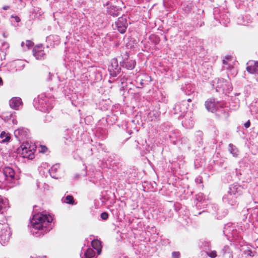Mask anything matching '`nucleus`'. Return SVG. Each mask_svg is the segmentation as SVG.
<instances>
[{"instance_id":"nucleus-23","label":"nucleus","mask_w":258,"mask_h":258,"mask_svg":"<svg viewBox=\"0 0 258 258\" xmlns=\"http://www.w3.org/2000/svg\"><path fill=\"white\" fill-rule=\"evenodd\" d=\"M228 150L233 157H237L238 156L239 151L236 147L232 144H229Z\"/></svg>"},{"instance_id":"nucleus-16","label":"nucleus","mask_w":258,"mask_h":258,"mask_svg":"<svg viewBox=\"0 0 258 258\" xmlns=\"http://www.w3.org/2000/svg\"><path fill=\"white\" fill-rule=\"evenodd\" d=\"M136 64V61L133 59H127L124 60L122 62V66L125 68L127 70H133L134 69Z\"/></svg>"},{"instance_id":"nucleus-28","label":"nucleus","mask_w":258,"mask_h":258,"mask_svg":"<svg viewBox=\"0 0 258 258\" xmlns=\"http://www.w3.org/2000/svg\"><path fill=\"white\" fill-rule=\"evenodd\" d=\"M182 124H184L186 127H191L194 126V121L192 120H187L185 118V120L182 122Z\"/></svg>"},{"instance_id":"nucleus-25","label":"nucleus","mask_w":258,"mask_h":258,"mask_svg":"<svg viewBox=\"0 0 258 258\" xmlns=\"http://www.w3.org/2000/svg\"><path fill=\"white\" fill-rule=\"evenodd\" d=\"M63 202L66 204H70V205H74L75 202L74 200V198L72 196L68 195L64 198L62 199Z\"/></svg>"},{"instance_id":"nucleus-32","label":"nucleus","mask_w":258,"mask_h":258,"mask_svg":"<svg viewBox=\"0 0 258 258\" xmlns=\"http://www.w3.org/2000/svg\"><path fill=\"white\" fill-rule=\"evenodd\" d=\"M100 217L102 219L105 220L108 218V214L106 212H103L101 214Z\"/></svg>"},{"instance_id":"nucleus-34","label":"nucleus","mask_w":258,"mask_h":258,"mask_svg":"<svg viewBox=\"0 0 258 258\" xmlns=\"http://www.w3.org/2000/svg\"><path fill=\"white\" fill-rule=\"evenodd\" d=\"M11 18H12V19H14V20H15L16 22H17V23L19 22L20 21V20H20V18H19V17H18L17 16H13V15H12V16H11Z\"/></svg>"},{"instance_id":"nucleus-7","label":"nucleus","mask_w":258,"mask_h":258,"mask_svg":"<svg viewBox=\"0 0 258 258\" xmlns=\"http://www.w3.org/2000/svg\"><path fill=\"white\" fill-rule=\"evenodd\" d=\"M127 26L126 16H122L119 17L115 22L114 29H116L120 33L123 34L125 32Z\"/></svg>"},{"instance_id":"nucleus-45","label":"nucleus","mask_w":258,"mask_h":258,"mask_svg":"<svg viewBox=\"0 0 258 258\" xmlns=\"http://www.w3.org/2000/svg\"><path fill=\"white\" fill-rule=\"evenodd\" d=\"M30 258H46L45 256H43V257H31Z\"/></svg>"},{"instance_id":"nucleus-5","label":"nucleus","mask_w":258,"mask_h":258,"mask_svg":"<svg viewBox=\"0 0 258 258\" xmlns=\"http://www.w3.org/2000/svg\"><path fill=\"white\" fill-rule=\"evenodd\" d=\"M12 234L8 224H0V243L5 244L9 241Z\"/></svg>"},{"instance_id":"nucleus-29","label":"nucleus","mask_w":258,"mask_h":258,"mask_svg":"<svg viewBox=\"0 0 258 258\" xmlns=\"http://www.w3.org/2000/svg\"><path fill=\"white\" fill-rule=\"evenodd\" d=\"M196 200L199 202H202L205 200V197L202 193H199L196 196Z\"/></svg>"},{"instance_id":"nucleus-17","label":"nucleus","mask_w":258,"mask_h":258,"mask_svg":"<svg viewBox=\"0 0 258 258\" xmlns=\"http://www.w3.org/2000/svg\"><path fill=\"white\" fill-rule=\"evenodd\" d=\"M205 106L206 109L212 112L216 111L217 109V106L215 102L211 100H207L205 102Z\"/></svg>"},{"instance_id":"nucleus-11","label":"nucleus","mask_w":258,"mask_h":258,"mask_svg":"<svg viewBox=\"0 0 258 258\" xmlns=\"http://www.w3.org/2000/svg\"><path fill=\"white\" fill-rule=\"evenodd\" d=\"M42 45H39L35 46L33 49V55L37 59H42L44 58L45 55L43 49Z\"/></svg>"},{"instance_id":"nucleus-22","label":"nucleus","mask_w":258,"mask_h":258,"mask_svg":"<svg viewBox=\"0 0 258 258\" xmlns=\"http://www.w3.org/2000/svg\"><path fill=\"white\" fill-rule=\"evenodd\" d=\"M91 244L93 248L97 251L98 254H100L101 252V245L100 241L98 240H93L92 241Z\"/></svg>"},{"instance_id":"nucleus-35","label":"nucleus","mask_w":258,"mask_h":258,"mask_svg":"<svg viewBox=\"0 0 258 258\" xmlns=\"http://www.w3.org/2000/svg\"><path fill=\"white\" fill-rule=\"evenodd\" d=\"M223 68L225 69L231 70L233 68V66L228 63L226 66H223Z\"/></svg>"},{"instance_id":"nucleus-37","label":"nucleus","mask_w":258,"mask_h":258,"mask_svg":"<svg viewBox=\"0 0 258 258\" xmlns=\"http://www.w3.org/2000/svg\"><path fill=\"white\" fill-rule=\"evenodd\" d=\"M246 253H247V255H249V256H253V254H252V251H251V250H248L247 251Z\"/></svg>"},{"instance_id":"nucleus-47","label":"nucleus","mask_w":258,"mask_h":258,"mask_svg":"<svg viewBox=\"0 0 258 258\" xmlns=\"http://www.w3.org/2000/svg\"><path fill=\"white\" fill-rule=\"evenodd\" d=\"M187 101H188V102H190V101H191V99H187Z\"/></svg>"},{"instance_id":"nucleus-9","label":"nucleus","mask_w":258,"mask_h":258,"mask_svg":"<svg viewBox=\"0 0 258 258\" xmlns=\"http://www.w3.org/2000/svg\"><path fill=\"white\" fill-rule=\"evenodd\" d=\"M14 135L18 141H22L28 136V130L23 127L19 128L15 131Z\"/></svg>"},{"instance_id":"nucleus-39","label":"nucleus","mask_w":258,"mask_h":258,"mask_svg":"<svg viewBox=\"0 0 258 258\" xmlns=\"http://www.w3.org/2000/svg\"><path fill=\"white\" fill-rule=\"evenodd\" d=\"M12 120L13 123L14 124H16L17 123V120L15 118H14L13 116V118H12Z\"/></svg>"},{"instance_id":"nucleus-2","label":"nucleus","mask_w":258,"mask_h":258,"mask_svg":"<svg viewBox=\"0 0 258 258\" xmlns=\"http://www.w3.org/2000/svg\"><path fill=\"white\" fill-rule=\"evenodd\" d=\"M53 100L47 97L44 94L38 95L34 100V106L42 112H49L53 107Z\"/></svg>"},{"instance_id":"nucleus-8","label":"nucleus","mask_w":258,"mask_h":258,"mask_svg":"<svg viewBox=\"0 0 258 258\" xmlns=\"http://www.w3.org/2000/svg\"><path fill=\"white\" fill-rule=\"evenodd\" d=\"M121 68L119 67L117 60L113 58L108 66V71L111 77H115L120 73Z\"/></svg>"},{"instance_id":"nucleus-4","label":"nucleus","mask_w":258,"mask_h":258,"mask_svg":"<svg viewBox=\"0 0 258 258\" xmlns=\"http://www.w3.org/2000/svg\"><path fill=\"white\" fill-rule=\"evenodd\" d=\"M21 149L19 150V153L20 154L22 157L29 159H33L34 158V151L35 150V145H30L28 143L22 145Z\"/></svg>"},{"instance_id":"nucleus-36","label":"nucleus","mask_w":258,"mask_h":258,"mask_svg":"<svg viewBox=\"0 0 258 258\" xmlns=\"http://www.w3.org/2000/svg\"><path fill=\"white\" fill-rule=\"evenodd\" d=\"M250 125V121L248 120V121H247L244 124V127L247 128H248Z\"/></svg>"},{"instance_id":"nucleus-44","label":"nucleus","mask_w":258,"mask_h":258,"mask_svg":"<svg viewBox=\"0 0 258 258\" xmlns=\"http://www.w3.org/2000/svg\"><path fill=\"white\" fill-rule=\"evenodd\" d=\"M3 84V80L0 77V86Z\"/></svg>"},{"instance_id":"nucleus-24","label":"nucleus","mask_w":258,"mask_h":258,"mask_svg":"<svg viewBox=\"0 0 258 258\" xmlns=\"http://www.w3.org/2000/svg\"><path fill=\"white\" fill-rule=\"evenodd\" d=\"M34 43L31 40H26L25 42H22L21 46L23 47L24 49L26 50L29 49L33 45Z\"/></svg>"},{"instance_id":"nucleus-10","label":"nucleus","mask_w":258,"mask_h":258,"mask_svg":"<svg viewBox=\"0 0 258 258\" xmlns=\"http://www.w3.org/2000/svg\"><path fill=\"white\" fill-rule=\"evenodd\" d=\"M246 70L250 74H258V61L250 60L246 63Z\"/></svg>"},{"instance_id":"nucleus-6","label":"nucleus","mask_w":258,"mask_h":258,"mask_svg":"<svg viewBox=\"0 0 258 258\" xmlns=\"http://www.w3.org/2000/svg\"><path fill=\"white\" fill-rule=\"evenodd\" d=\"M232 90V85L229 81L223 78L218 79L216 85L217 91H223L226 94L229 93Z\"/></svg>"},{"instance_id":"nucleus-46","label":"nucleus","mask_w":258,"mask_h":258,"mask_svg":"<svg viewBox=\"0 0 258 258\" xmlns=\"http://www.w3.org/2000/svg\"><path fill=\"white\" fill-rule=\"evenodd\" d=\"M140 84H141V85H143V80H142V81H141Z\"/></svg>"},{"instance_id":"nucleus-43","label":"nucleus","mask_w":258,"mask_h":258,"mask_svg":"<svg viewBox=\"0 0 258 258\" xmlns=\"http://www.w3.org/2000/svg\"><path fill=\"white\" fill-rule=\"evenodd\" d=\"M197 133H198V136H199L200 137L202 136V132L199 131L197 132Z\"/></svg>"},{"instance_id":"nucleus-1","label":"nucleus","mask_w":258,"mask_h":258,"mask_svg":"<svg viewBox=\"0 0 258 258\" xmlns=\"http://www.w3.org/2000/svg\"><path fill=\"white\" fill-rule=\"evenodd\" d=\"M52 218L50 215L37 214L30 220L31 232L36 237L43 235L49 229L48 225L52 222Z\"/></svg>"},{"instance_id":"nucleus-13","label":"nucleus","mask_w":258,"mask_h":258,"mask_svg":"<svg viewBox=\"0 0 258 258\" xmlns=\"http://www.w3.org/2000/svg\"><path fill=\"white\" fill-rule=\"evenodd\" d=\"M3 174L6 179L9 181H12L15 179V172L11 167H5L3 169Z\"/></svg>"},{"instance_id":"nucleus-27","label":"nucleus","mask_w":258,"mask_h":258,"mask_svg":"<svg viewBox=\"0 0 258 258\" xmlns=\"http://www.w3.org/2000/svg\"><path fill=\"white\" fill-rule=\"evenodd\" d=\"M13 114L12 113H3V117L4 118L5 121L6 122H8L10 120H11L13 118Z\"/></svg>"},{"instance_id":"nucleus-31","label":"nucleus","mask_w":258,"mask_h":258,"mask_svg":"<svg viewBox=\"0 0 258 258\" xmlns=\"http://www.w3.org/2000/svg\"><path fill=\"white\" fill-rule=\"evenodd\" d=\"M172 256L173 258H180V253L178 251H174L172 253Z\"/></svg>"},{"instance_id":"nucleus-40","label":"nucleus","mask_w":258,"mask_h":258,"mask_svg":"<svg viewBox=\"0 0 258 258\" xmlns=\"http://www.w3.org/2000/svg\"><path fill=\"white\" fill-rule=\"evenodd\" d=\"M223 63L224 64V66H226L227 63H228V60H226V59H223Z\"/></svg>"},{"instance_id":"nucleus-21","label":"nucleus","mask_w":258,"mask_h":258,"mask_svg":"<svg viewBox=\"0 0 258 258\" xmlns=\"http://www.w3.org/2000/svg\"><path fill=\"white\" fill-rule=\"evenodd\" d=\"M11 139L10 135L8 133L3 131L0 134V142L6 143L10 141Z\"/></svg>"},{"instance_id":"nucleus-30","label":"nucleus","mask_w":258,"mask_h":258,"mask_svg":"<svg viewBox=\"0 0 258 258\" xmlns=\"http://www.w3.org/2000/svg\"><path fill=\"white\" fill-rule=\"evenodd\" d=\"M207 255L211 258H215L217 256V252L215 250L207 252Z\"/></svg>"},{"instance_id":"nucleus-42","label":"nucleus","mask_w":258,"mask_h":258,"mask_svg":"<svg viewBox=\"0 0 258 258\" xmlns=\"http://www.w3.org/2000/svg\"><path fill=\"white\" fill-rule=\"evenodd\" d=\"M3 9L4 10H7L8 9H9V6H5L4 7H3Z\"/></svg>"},{"instance_id":"nucleus-38","label":"nucleus","mask_w":258,"mask_h":258,"mask_svg":"<svg viewBox=\"0 0 258 258\" xmlns=\"http://www.w3.org/2000/svg\"><path fill=\"white\" fill-rule=\"evenodd\" d=\"M49 77L47 79V81H49L52 80V77L53 76L52 74H51L50 72L49 73Z\"/></svg>"},{"instance_id":"nucleus-33","label":"nucleus","mask_w":258,"mask_h":258,"mask_svg":"<svg viewBox=\"0 0 258 258\" xmlns=\"http://www.w3.org/2000/svg\"><path fill=\"white\" fill-rule=\"evenodd\" d=\"M40 148H41V150L40 151V152L41 153H44L47 150V147L45 146L41 145Z\"/></svg>"},{"instance_id":"nucleus-20","label":"nucleus","mask_w":258,"mask_h":258,"mask_svg":"<svg viewBox=\"0 0 258 258\" xmlns=\"http://www.w3.org/2000/svg\"><path fill=\"white\" fill-rule=\"evenodd\" d=\"M8 200L0 196V213H3L8 207Z\"/></svg>"},{"instance_id":"nucleus-48","label":"nucleus","mask_w":258,"mask_h":258,"mask_svg":"<svg viewBox=\"0 0 258 258\" xmlns=\"http://www.w3.org/2000/svg\"><path fill=\"white\" fill-rule=\"evenodd\" d=\"M147 77L149 78L150 79V81H151V77H148V76H147Z\"/></svg>"},{"instance_id":"nucleus-41","label":"nucleus","mask_w":258,"mask_h":258,"mask_svg":"<svg viewBox=\"0 0 258 258\" xmlns=\"http://www.w3.org/2000/svg\"><path fill=\"white\" fill-rule=\"evenodd\" d=\"M231 57L230 55H227L225 57L224 59H226V60H229L231 59Z\"/></svg>"},{"instance_id":"nucleus-15","label":"nucleus","mask_w":258,"mask_h":258,"mask_svg":"<svg viewBox=\"0 0 258 258\" xmlns=\"http://www.w3.org/2000/svg\"><path fill=\"white\" fill-rule=\"evenodd\" d=\"M21 99L19 97H14L9 101V105L11 108L17 110L22 104Z\"/></svg>"},{"instance_id":"nucleus-19","label":"nucleus","mask_w":258,"mask_h":258,"mask_svg":"<svg viewBox=\"0 0 258 258\" xmlns=\"http://www.w3.org/2000/svg\"><path fill=\"white\" fill-rule=\"evenodd\" d=\"M59 168V164H55L53 165L51 168L49 170V174L50 176L54 178H58L57 176V171L58 170Z\"/></svg>"},{"instance_id":"nucleus-12","label":"nucleus","mask_w":258,"mask_h":258,"mask_svg":"<svg viewBox=\"0 0 258 258\" xmlns=\"http://www.w3.org/2000/svg\"><path fill=\"white\" fill-rule=\"evenodd\" d=\"M237 198V197L228 192L223 197V201L225 203L227 202L231 206H236L238 205Z\"/></svg>"},{"instance_id":"nucleus-18","label":"nucleus","mask_w":258,"mask_h":258,"mask_svg":"<svg viewBox=\"0 0 258 258\" xmlns=\"http://www.w3.org/2000/svg\"><path fill=\"white\" fill-rule=\"evenodd\" d=\"M109 4L108 3H106V6H107V12L108 13V14L110 15L111 16H112L113 17H117L119 16V13L118 12V10L116 7L114 6H110L109 8Z\"/></svg>"},{"instance_id":"nucleus-14","label":"nucleus","mask_w":258,"mask_h":258,"mask_svg":"<svg viewBox=\"0 0 258 258\" xmlns=\"http://www.w3.org/2000/svg\"><path fill=\"white\" fill-rule=\"evenodd\" d=\"M242 191V187L241 186L237 184H233L230 186L228 192L238 197L241 195Z\"/></svg>"},{"instance_id":"nucleus-26","label":"nucleus","mask_w":258,"mask_h":258,"mask_svg":"<svg viewBox=\"0 0 258 258\" xmlns=\"http://www.w3.org/2000/svg\"><path fill=\"white\" fill-rule=\"evenodd\" d=\"M95 252L92 248H88L85 252V256L86 258H92L95 256Z\"/></svg>"},{"instance_id":"nucleus-3","label":"nucleus","mask_w":258,"mask_h":258,"mask_svg":"<svg viewBox=\"0 0 258 258\" xmlns=\"http://www.w3.org/2000/svg\"><path fill=\"white\" fill-rule=\"evenodd\" d=\"M187 107L185 102H179L175 104L173 108V113L178 115V118L190 117V113H187Z\"/></svg>"}]
</instances>
